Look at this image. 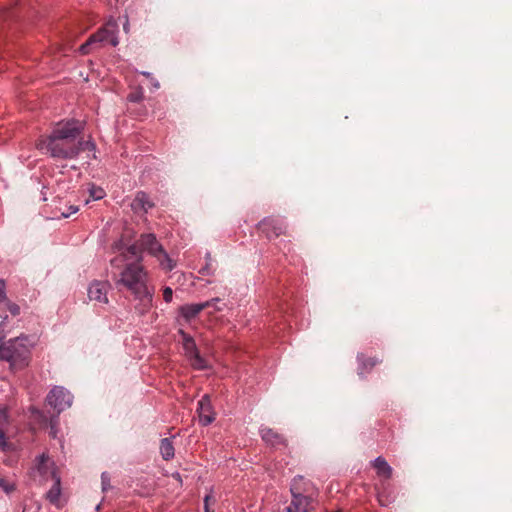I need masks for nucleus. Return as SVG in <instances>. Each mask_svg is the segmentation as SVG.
Returning a JSON list of instances; mask_svg holds the SVG:
<instances>
[{
	"mask_svg": "<svg viewBox=\"0 0 512 512\" xmlns=\"http://www.w3.org/2000/svg\"><path fill=\"white\" fill-rule=\"evenodd\" d=\"M262 439L272 446H276L284 443L283 437L273 431L271 428L263 427L260 431Z\"/></svg>",
	"mask_w": 512,
	"mask_h": 512,
	"instance_id": "16",
	"label": "nucleus"
},
{
	"mask_svg": "<svg viewBox=\"0 0 512 512\" xmlns=\"http://www.w3.org/2000/svg\"><path fill=\"white\" fill-rule=\"evenodd\" d=\"M151 83L155 89H158L160 87L159 82L154 78H151Z\"/></svg>",
	"mask_w": 512,
	"mask_h": 512,
	"instance_id": "28",
	"label": "nucleus"
},
{
	"mask_svg": "<svg viewBox=\"0 0 512 512\" xmlns=\"http://www.w3.org/2000/svg\"><path fill=\"white\" fill-rule=\"evenodd\" d=\"M218 302H220V299L214 298L203 303L186 304L179 308V312L186 321H190L191 319L195 318L202 310L208 307H214L215 310L221 311L222 308L216 306Z\"/></svg>",
	"mask_w": 512,
	"mask_h": 512,
	"instance_id": "9",
	"label": "nucleus"
},
{
	"mask_svg": "<svg viewBox=\"0 0 512 512\" xmlns=\"http://www.w3.org/2000/svg\"><path fill=\"white\" fill-rule=\"evenodd\" d=\"M160 453L164 460H170L174 457V446L170 439L164 438L161 440Z\"/></svg>",
	"mask_w": 512,
	"mask_h": 512,
	"instance_id": "19",
	"label": "nucleus"
},
{
	"mask_svg": "<svg viewBox=\"0 0 512 512\" xmlns=\"http://www.w3.org/2000/svg\"><path fill=\"white\" fill-rule=\"evenodd\" d=\"M2 328V324H0V329Z\"/></svg>",
	"mask_w": 512,
	"mask_h": 512,
	"instance_id": "37",
	"label": "nucleus"
},
{
	"mask_svg": "<svg viewBox=\"0 0 512 512\" xmlns=\"http://www.w3.org/2000/svg\"><path fill=\"white\" fill-rule=\"evenodd\" d=\"M82 131L83 125L79 121H61L38 146L58 159H75L83 152H88L87 158H95V144L90 138L85 139Z\"/></svg>",
	"mask_w": 512,
	"mask_h": 512,
	"instance_id": "1",
	"label": "nucleus"
},
{
	"mask_svg": "<svg viewBox=\"0 0 512 512\" xmlns=\"http://www.w3.org/2000/svg\"><path fill=\"white\" fill-rule=\"evenodd\" d=\"M376 364V361H373L370 363L371 366H374Z\"/></svg>",
	"mask_w": 512,
	"mask_h": 512,
	"instance_id": "33",
	"label": "nucleus"
},
{
	"mask_svg": "<svg viewBox=\"0 0 512 512\" xmlns=\"http://www.w3.org/2000/svg\"><path fill=\"white\" fill-rule=\"evenodd\" d=\"M211 498H212L211 495H206L205 496V499H204L205 512H213V511H210V509H209V504H210Z\"/></svg>",
	"mask_w": 512,
	"mask_h": 512,
	"instance_id": "26",
	"label": "nucleus"
},
{
	"mask_svg": "<svg viewBox=\"0 0 512 512\" xmlns=\"http://www.w3.org/2000/svg\"><path fill=\"white\" fill-rule=\"evenodd\" d=\"M33 413H35V414H36V415H38V416H40V415H41V413H40L39 411H37V410H33Z\"/></svg>",
	"mask_w": 512,
	"mask_h": 512,
	"instance_id": "32",
	"label": "nucleus"
},
{
	"mask_svg": "<svg viewBox=\"0 0 512 512\" xmlns=\"http://www.w3.org/2000/svg\"><path fill=\"white\" fill-rule=\"evenodd\" d=\"M172 477H173L177 482H179L180 484L182 483V479H181V476H180V474H179V473H174V474L172 475Z\"/></svg>",
	"mask_w": 512,
	"mask_h": 512,
	"instance_id": "27",
	"label": "nucleus"
},
{
	"mask_svg": "<svg viewBox=\"0 0 512 512\" xmlns=\"http://www.w3.org/2000/svg\"><path fill=\"white\" fill-rule=\"evenodd\" d=\"M54 485L46 493V498L53 504H57L61 496L60 476L53 479Z\"/></svg>",
	"mask_w": 512,
	"mask_h": 512,
	"instance_id": "18",
	"label": "nucleus"
},
{
	"mask_svg": "<svg viewBox=\"0 0 512 512\" xmlns=\"http://www.w3.org/2000/svg\"><path fill=\"white\" fill-rule=\"evenodd\" d=\"M153 206L149 197L144 192H139L133 202L131 203V207L135 212H147Z\"/></svg>",
	"mask_w": 512,
	"mask_h": 512,
	"instance_id": "15",
	"label": "nucleus"
},
{
	"mask_svg": "<svg viewBox=\"0 0 512 512\" xmlns=\"http://www.w3.org/2000/svg\"><path fill=\"white\" fill-rule=\"evenodd\" d=\"M33 472L35 474L37 473L42 480H47L49 477L54 479L59 476L56 472L54 462H52L45 453L36 458Z\"/></svg>",
	"mask_w": 512,
	"mask_h": 512,
	"instance_id": "10",
	"label": "nucleus"
},
{
	"mask_svg": "<svg viewBox=\"0 0 512 512\" xmlns=\"http://www.w3.org/2000/svg\"><path fill=\"white\" fill-rule=\"evenodd\" d=\"M142 98H143V93H142V91H137V92L131 93V94L128 96V99H129L131 102H139Z\"/></svg>",
	"mask_w": 512,
	"mask_h": 512,
	"instance_id": "24",
	"label": "nucleus"
},
{
	"mask_svg": "<svg viewBox=\"0 0 512 512\" xmlns=\"http://www.w3.org/2000/svg\"><path fill=\"white\" fill-rule=\"evenodd\" d=\"M52 436L55 437V432L54 430L52 429Z\"/></svg>",
	"mask_w": 512,
	"mask_h": 512,
	"instance_id": "36",
	"label": "nucleus"
},
{
	"mask_svg": "<svg viewBox=\"0 0 512 512\" xmlns=\"http://www.w3.org/2000/svg\"><path fill=\"white\" fill-rule=\"evenodd\" d=\"M8 310L13 316H16L20 312V308L15 303L9 302L7 299L0 306V311Z\"/></svg>",
	"mask_w": 512,
	"mask_h": 512,
	"instance_id": "21",
	"label": "nucleus"
},
{
	"mask_svg": "<svg viewBox=\"0 0 512 512\" xmlns=\"http://www.w3.org/2000/svg\"><path fill=\"white\" fill-rule=\"evenodd\" d=\"M163 299L166 303H170L173 299V290L170 287L163 289Z\"/></svg>",
	"mask_w": 512,
	"mask_h": 512,
	"instance_id": "23",
	"label": "nucleus"
},
{
	"mask_svg": "<svg viewBox=\"0 0 512 512\" xmlns=\"http://www.w3.org/2000/svg\"><path fill=\"white\" fill-rule=\"evenodd\" d=\"M100 510V505H97L96 506V511H99Z\"/></svg>",
	"mask_w": 512,
	"mask_h": 512,
	"instance_id": "35",
	"label": "nucleus"
},
{
	"mask_svg": "<svg viewBox=\"0 0 512 512\" xmlns=\"http://www.w3.org/2000/svg\"><path fill=\"white\" fill-rule=\"evenodd\" d=\"M128 28H129V22H128V19H126V22L124 23V30L126 32H128Z\"/></svg>",
	"mask_w": 512,
	"mask_h": 512,
	"instance_id": "30",
	"label": "nucleus"
},
{
	"mask_svg": "<svg viewBox=\"0 0 512 512\" xmlns=\"http://www.w3.org/2000/svg\"><path fill=\"white\" fill-rule=\"evenodd\" d=\"M78 210H79V209H78V207H77V206L72 205V206H70V207H69V209H68V211H67V212H62L61 216H62L63 218H68L70 215H72V214L76 213Z\"/></svg>",
	"mask_w": 512,
	"mask_h": 512,
	"instance_id": "25",
	"label": "nucleus"
},
{
	"mask_svg": "<svg viewBox=\"0 0 512 512\" xmlns=\"http://www.w3.org/2000/svg\"><path fill=\"white\" fill-rule=\"evenodd\" d=\"M9 425L8 415L5 407L0 406V450L9 451L12 445L6 440V430Z\"/></svg>",
	"mask_w": 512,
	"mask_h": 512,
	"instance_id": "14",
	"label": "nucleus"
},
{
	"mask_svg": "<svg viewBox=\"0 0 512 512\" xmlns=\"http://www.w3.org/2000/svg\"><path fill=\"white\" fill-rule=\"evenodd\" d=\"M0 489L9 495L16 490V483L10 478L0 476Z\"/></svg>",
	"mask_w": 512,
	"mask_h": 512,
	"instance_id": "20",
	"label": "nucleus"
},
{
	"mask_svg": "<svg viewBox=\"0 0 512 512\" xmlns=\"http://www.w3.org/2000/svg\"><path fill=\"white\" fill-rule=\"evenodd\" d=\"M147 278L144 267L136 260L125 266L118 281L141 302V313H146L153 305V291L147 286Z\"/></svg>",
	"mask_w": 512,
	"mask_h": 512,
	"instance_id": "2",
	"label": "nucleus"
},
{
	"mask_svg": "<svg viewBox=\"0 0 512 512\" xmlns=\"http://www.w3.org/2000/svg\"><path fill=\"white\" fill-rule=\"evenodd\" d=\"M110 284L107 281H93L88 286V298L93 301L95 305H106L108 304V291Z\"/></svg>",
	"mask_w": 512,
	"mask_h": 512,
	"instance_id": "7",
	"label": "nucleus"
},
{
	"mask_svg": "<svg viewBox=\"0 0 512 512\" xmlns=\"http://www.w3.org/2000/svg\"><path fill=\"white\" fill-rule=\"evenodd\" d=\"M144 76H146L147 78H152L151 74L149 72H143L142 73Z\"/></svg>",
	"mask_w": 512,
	"mask_h": 512,
	"instance_id": "31",
	"label": "nucleus"
},
{
	"mask_svg": "<svg viewBox=\"0 0 512 512\" xmlns=\"http://www.w3.org/2000/svg\"><path fill=\"white\" fill-rule=\"evenodd\" d=\"M105 485H107V482L104 481L103 483V489H106Z\"/></svg>",
	"mask_w": 512,
	"mask_h": 512,
	"instance_id": "34",
	"label": "nucleus"
},
{
	"mask_svg": "<svg viewBox=\"0 0 512 512\" xmlns=\"http://www.w3.org/2000/svg\"><path fill=\"white\" fill-rule=\"evenodd\" d=\"M259 227L269 238L283 234L286 228L281 220L276 219H264L259 223Z\"/></svg>",
	"mask_w": 512,
	"mask_h": 512,
	"instance_id": "13",
	"label": "nucleus"
},
{
	"mask_svg": "<svg viewBox=\"0 0 512 512\" xmlns=\"http://www.w3.org/2000/svg\"><path fill=\"white\" fill-rule=\"evenodd\" d=\"M90 196L93 200H100L105 196V192L100 187H93L90 189Z\"/></svg>",
	"mask_w": 512,
	"mask_h": 512,
	"instance_id": "22",
	"label": "nucleus"
},
{
	"mask_svg": "<svg viewBox=\"0 0 512 512\" xmlns=\"http://www.w3.org/2000/svg\"><path fill=\"white\" fill-rule=\"evenodd\" d=\"M202 273H203V274H206V275H209V274H210V273H209L208 265L202 269Z\"/></svg>",
	"mask_w": 512,
	"mask_h": 512,
	"instance_id": "29",
	"label": "nucleus"
},
{
	"mask_svg": "<svg viewBox=\"0 0 512 512\" xmlns=\"http://www.w3.org/2000/svg\"><path fill=\"white\" fill-rule=\"evenodd\" d=\"M119 249H124L123 255L126 259H128L126 255L130 254L132 258L141 261V253L147 251L148 254L157 259L162 269L171 271L175 267V262L164 251L154 234L142 235L138 244H128L121 240Z\"/></svg>",
	"mask_w": 512,
	"mask_h": 512,
	"instance_id": "3",
	"label": "nucleus"
},
{
	"mask_svg": "<svg viewBox=\"0 0 512 512\" xmlns=\"http://www.w3.org/2000/svg\"><path fill=\"white\" fill-rule=\"evenodd\" d=\"M183 339V347L194 368L202 370L207 367L206 361L199 355L194 340L180 330Z\"/></svg>",
	"mask_w": 512,
	"mask_h": 512,
	"instance_id": "8",
	"label": "nucleus"
},
{
	"mask_svg": "<svg viewBox=\"0 0 512 512\" xmlns=\"http://www.w3.org/2000/svg\"><path fill=\"white\" fill-rule=\"evenodd\" d=\"M373 466L377 471V474L381 477L389 479L392 475V468L383 457H377Z\"/></svg>",
	"mask_w": 512,
	"mask_h": 512,
	"instance_id": "17",
	"label": "nucleus"
},
{
	"mask_svg": "<svg viewBox=\"0 0 512 512\" xmlns=\"http://www.w3.org/2000/svg\"><path fill=\"white\" fill-rule=\"evenodd\" d=\"M291 493L292 501L286 508V512H311L313 510L314 507L310 497L296 492L294 488H291Z\"/></svg>",
	"mask_w": 512,
	"mask_h": 512,
	"instance_id": "11",
	"label": "nucleus"
},
{
	"mask_svg": "<svg viewBox=\"0 0 512 512\" xmlns=\"http://www.w3.org/2000/svg\"><path fill=\"white\" fill-rule=\"evenodd\" d=\"M118 24L114 19H110L104 27L91 35L89 39L80 46L79 50L82 54H87L92 46H101L110 44L117 46L119 41L117 37Z\"/></svg>",
	"mask_w": 512,
	"mask_h": 512,
	"instance_id": "5",
	"label": "nucleus"
},
{
	"mask_svg": "<svg viewBox=\"0 0 512 512\" xmlns=\"http://www.w3.org/2000/svg\"><path fill=\"white\" fill-rule=\"evenodd\" d=\"M31 345L27 337H17L0 345V359L10 365L11 370L23 369L29 364Z\"/></svg>",
	"mask_w": 512,
	"mask_h": 512,
	"instance_id": "4",
	"label": "nucleus"
},
{
	"mask_svg": "<svg viewBox=\"0 0 512 512\" xmlns=\"http://www.w3.org/2000/svg\"><path fill=\"white\" fill-rule=\"evenodd\" d=\"M198 417L199 422L206 426L212 423L215 419L214 412L212 410L210 398L208 395H204L202 399L198 402Z\"/></svg>",
	"mask_w": 512,
	"mask_h": 512,
	"instance_id": "12",
	"label": "nucleus"
},
{
	"mask_svg": "<svg viewBox=\"0 0 512 512\" xmlns=\"http://www.w3.org/2000/svg\"><path fill=\"white\" fill-rule=\"evenodd\" d=\"M73 396L63 387H54L47 395V402L58 413L72 405Z\"/></svg>",
	"mask_w": 512,
	"mask_h": 512,
	"instance_id": "6",
	"label": "nucleus"
}]
</instances>
